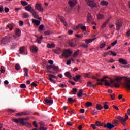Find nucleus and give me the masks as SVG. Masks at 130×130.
I'll use <instances>...</instances> for the list:
<instances>
[{
  "instance_id": "obj_1",
  "label": "nucleus",
  "mask_w": 130,
  "mask_h": 130,
  "mask_svg": "<svg viewBox=\"0 0 130 130\" xmlns=\"http://www.w3.org/2000/svg\"><path fill=\"white\" fill-rule=\"evenodd\" d=\"M122 79H126V80L128 79V77H126L125 76L123 77H117L115 80L114 82V87L115 88H118L119 87L120 83H119V81H121Z\"/></svg>"
},
{
  "instance_id": "obj_2",
  "label": "nucleus",
  "mask_w": 130,
  "mask_h": 130,
  "mask_svg": "<svg viewBox=\"0 0 130 130\" xmlns=\"http://www.w3.org/2000/svg\"><path fill=\"white\" fill-rule=\"evenodd\" d=\"M116 118H117L123 125H125V122H126V120L128 119L129 117L128 115H127V114H125L124 118L120 116H116Z\"/></svg>"
},
{
  "instance_id": "obj_3",
  "label": "nucleus",
  "mask_w": 130,
  "mask_h": 130,
  "mask_svg": "<svg viewBox=\"0 0 130 130\" xmlns=\"http://www.w3.org/2000/svg\"><path fill=\"white\" fill-rule=\"evenodd\" d=\"M73 52L70 49H66L63 51V53L62 54V56L63 57H65V58H68L69 57L72 55Z\"/></svg>"
},
{
  "instance_id": "obj_4",
  "label": "nucleus",
  "mask_w": 130,
  "mask_h": 130,
  "mask_svg": "<svg viewBox=\"0 0 130 130\" xmlns=\"http://www.w3.org/2000/svg\"><path fill=\"white\" fill-rule=\"evenodd\" d=\"M15 35H13L14 39H16V40H19L21 37V29L19 28H16L15 30Z\"/></svg>"
},
{
  "instance_id": "obj_5",
  "label": "nucleus",
  "mask_w": 130,
  "mask_h": 130,
  "mask_svg": "<svg viewBox=\"0 0 130 130\" xmlns=\"http://www.w3.org/2000/svg\"><path fill=\"white\" fill-rule=\"evenodd\" d=\"M108 79L109 77L108 76H104L102 79H98V82H105V85L107 86H110V84L108 83V80L105 79Z\"/></svg>"
},
{
  "instance_id": "obj_6",
  "label": "nucleus",
  "mask_w": 130,
  "mask_h": 130,
  "mask_svg": "<svg viewBox=\"0 0 130 130\" xmlns=\"http://www.w3.org/2000/svg\"><path fill=\"white\" fill-rule=\"evenodd\" d=\"M30 13H31L34 18H35V19H38V20H40V21H41L42 18L41 17H39V16L38 15L39 14L38 12L35 11V10L34 9V11L31 12Z\"/></svg>"
},
{
  "instance_id": "obj_7",
  "label": "nucleus",
  "mask_w": 130,
  "mask_h": 130,
  "mask_svg": "<svg viewBox=\"0 0 130 130\" xmlns=\"http://www.w3.org/2000/svg\"><path fill=\"white\" fill-rule=\"evenodd\" d=\"M35 8L36 10L38 11L39 12H43L44 9L42 8L41 6V4L36 3V5L35 6Z\"/></svg>"
},
{
  "instance_id": "obj_8",
  "label": "nucleus",
  "mask_w": 130,
  "mask_h": 130,
  "mask_svg": "<svg viewBox=\"0 0 130 130\" xmlns=\"http://www.w3.org/2000/svg\"><path fill=\"white\" fill-rule=\"evenodd\" d=\"M77 4H78V1L77 0H70L68 2L69 6L72 7L73 8H74V7H75Z\"/></svg>"
},
{
  "instance_id": "obj_9",
  "label": "nucleus",
  "mask_w": 130,
  "mask_h": 130,
  "mask_svg": "<svg viewBox=\"0 0 130 130\" xmlns=\"http://www.w3.org/2000/svg\"><path fill=\"white\" fill-rule=\"evenodd\" d=\"M7 38L5 37H0V44L6 45L9 43V41L7 39Z\"/></svg>"
},
{
  "instance_id": "obj_10",
  "label": "nucleus",
  "mask_w": 130,
  "mask_h": 130,
  "mask_svg": "<svg viewBox=\"0 0 130 130\" xmlns=\"http://www.w3.org/2000/svg\"><path fill=\"white\" fill-rule=\"evenodd\" d=\"M44 102L47 105H51L53 103V100L51 98L50 99H45L44 100Z\"/></svg>"
},
{
  "instance_id": "obj_11",
  "label": "nucleus",
  "mask_w": 130,
  "mask_h": 130,
  "mask_svg": "<svg viewBox=\"0 0 130 130\" xmlns=\"http://www.w3.org/2000/svg\"><path fill=\"white\" fill-rule=\"evenodd\" d=\"M94 0H88L87 2V5L90 7L91 8H94L96 7V4L94 3Z\"/></svg>"
},
{
  "instance_id": "obj_12",
  "label": "nucleus",
  "mask_w": 130,
  "mask_h": 130,
  "mask_svg": "<svg viewBox=\"0 0 130 130\" xmlns=\"http://www.w3.org/2000/svg\"><path fill=\"white\" fill-rule=\"evenodd\" d=\"M12 121L15 123H19L20 122L21 124H24V119L18 118V119H12Z\"/></svg>"
},
{
  "instance_id": "obj_13",
  "label": "nucleus",
  "mask_w": 130,
  "mask_h": 130,
  "mask_svg": "<svg viewBox=\"0 0 130 130\" xmlns=\"http://www.w3.org/2000/svg\"><path fill=\"white\" fill-rule=\"evenodd\" d=\"M104 127H106V128H108V129H112L113 127H114V125L108 122L107 124L104 125Z\"/></svg>"
},
{
  "instance_id": "obj_14",
  "label": "nucleus",
  "mask_w": 130,
  "mask_h": 130,
  "mask_svg": "<svg viewBox=\"0 0 130 130\" xmlns=\"http://www.w3.org/2000/svg\"><path fill=\"white\" fill-rule=\"evenodd\" d=\"M25 11H27L28 12H30V13H31V12H32L34 9H33V8H32V5H29L27 6H26L24 8Z\"/></svg>"
},
{
  "instance_id": "obj_15",
  "label": "nucleus",
  "mask_w": 130,
  "mask_h": 130,
  "mask_svg": "<svg viewBox=\"0 0 130 130\" xmlns=\"http://www.w3.org/2000/svg\"><path fill=\"white\" fill-rule=\"evenodd\" d=\"M118 61L121 64H123V65L127 64V60L124 59L123 58H119Z\"/></svg>"
},
{
  "instance_id": "obj_16",
  "label": "nucleus",
  "mask_w": 130,
  "mask_h": 130,
  "mask_svg": "<svg viewBox=\"0 0 130 130\" xmlns=\"http://www.w3.org/2000/svg\"><path fill=\"white\" fill-rule=\"evenodd\" d=\"M82 78V75H77L75 76L74 77H72V79L75 81V82H79L80 81V79Z\"/></svg>"
},
{
  "instance_id": "obj_17",
  "label": "nucleus",
  "mask_w": 130,
  "mask_h": 130,
  "mask_svg": "<svg viewBox=\"0 0 130 130\" xmlns=\"http://www.w3.org/2000/svg\"><path fill=\"white\" fill-rule=\"evenodd\" d=\"M69 46L71 47H75L77 46V43L75 40H71L69 42Z\"/></svg>"
},
{
  "instance_id": "obj_18",
  "label": "nucleus",
  "mask_w": 130,
  "mask_h": 130,
  "mask_svg": "<svg viewBox=\"0 0 130 130\" xmlns=\"http://www.w3.org/2000/svg\"><path fill=\"white\" fill-rule=\"evenodd\" d=\"M58 17L60 19V21H61V22L63 23V24H64V26L67 27V26H68V23H67V22H66V19L59 15L58 16Z\"/></svg>"
},
{
  "instance_id": "obj_19",
  "label": "nucleus",
  "mask_w": 130,
  "mask_h": 130,
  "mask_svg": "<svg viewBox=\"0 0 130 130\" xmlns=\"http://www.w3.org/2000/svg\"><path fill=\"white\" fill-rule=\"evenodd\" d=\"M79 28H80V29H81V30H82L83 31H86L87 30L86 26H83V25L82 24H79L77 26L76 29H79Z\"/></svg>"
},
{
  "instance_id": "obj_20",
  "label": "nucleus",
  "mask_w": 130,
  "mask_h": 130,
  "mask_svg": "<svg viewBox=\"0 0 130 130\" xmlns=\"http://www.w3.org/2000/svg\"><path fill=\"white\" fill-rule=\"evenodd\" d=\"M73 7L69 6H66L65 8V11L67 12V13H71L72 12V10H73Z\"/></svg>"
},
{
  "instance_id": "obj_21",
  "label": "nucleus",
  "mask_w": 130,
  "mask_h": 130,
  "mask_svg": "<svg viewBox=\"0 0 130 130\" xmlns=\"http://www.w3.org/2000/svg\"><path fill=\"white\" fill-rule=\"evenodd\" d=\"M121 22H117V23L116 24V30H117V31H119V30H120V28H121Z\"/></svg>"
},
{
  "instance_id": "obj_22",
  "label": "nucleus",
  "mask_w": 130,
  "mask_h": 130,
  "mask_svg": "<svg viewBox=\"0 0 130 130\" xmlns=\"http://www.w3.org/2000/svg\"><path fill=\"white\" fill-rule=\"evenodd\" d=\"M100 4L101 5V6H105L106 7H107V6H108V4H109L108 3V2L105 1V0H103L102 1H101Z\"/></svg>"
},
{
  "instance_id": "obj_23",
  "label": "nucleus",
  "mask_w": 130,
  "mask_h": 130,
  "mask_svg": "<svg viewBox=\"0 0 130 130\" xmlns=\"http://www.w3.org/2000/svg\"><path fill=\"white\" fill-rule=\"evenodd\" d=\"M41 20H37L36 19H32V22L33 24H35V25H36V26H39L40 25V21Z\"/></svg>"
},
{
  "instance_id": "obj_24",
  "label": "nucleus",
  "mask_w": 130,
  "mask_h": 130,
  "mask_svg": "<svg viewBox=\"0 0 130 130\" xmlns=\"http://www.w3.org/2000/svg\"><path fill=\"white\" fill-rule=\"evenodd\" d=\"M30 49L33 52H37L38 51V48L35 46H31Z\"/></svg>"
},
{
  "instance_id": "obj_25",
  "label": "nucleus",
  "mask_w": 130,
  "mask_h": 130,
  "mask_svg": "<svg viewBox=\"0 0 130 130\" xmlns=\"http://www.w3.org/2000/svg\"><path fill=\"white\" fill-rule=\"evenodd\" d=\"M37 37V40L36 41L39 44H40L41 43V40L43 39V37L42 36H41L40 37Z\"/></svg>"
},
{
  "instance_id": "obj_26",
  "label": "nucleus",
  "mask_w": 130,
  "mask_h": 130,
  "mask_svg": "<svg viewBox=\"0 0 130 130\" xmlns=\"http://www.w3.org/2000/svg\"><path fill=\"white\" fill-rule=\"evenodd\" d=\"M83 96V90L82 89H79L78 93L77 94V96L80 98Z\"/></svg>"
},
{
  "instance_id": "obj_27",
  "label": "nucleus",
  "mask_w": 130,
  "mask_h": 130,
  "mask_svg": "<svg viewBox=\"0 0 130 130\" xmlns=\"http://www.w3.org/2000/svg\"><path fill=\"white\" fill-rule=\"evenodd\" d=\"M104 15L102 14L99 13L97 15V18L98 20H102L103 19H104Z\"/></svg>"
},
{
  "instance_id": "obj_28",
  "label": "nucleus",
  "mask_w": 130,
  "mask_h": 130,
  "mask_svg": "<svg viewBox=\"0 0 130 130\" xmlns=\"http://www.w3.org/2000/svg\"><path fill=\"white\" fill-rule=\"evenodd\" d=\"M65 77L70 78V79H73V76L71 75V73H70V72H66L65 73Z\"/></svg>"
},
{
  "instance_id": "obj_29",
  "label": "nucleus",
  "mask_w": 130,
  "mask_h": 130,
  "mask_svg": "<svg viewBox=\"0 0 130 130\" xmlns=\"http://www.w3.org/2000/svg\"><path fill=\"white\" fill-rule=\"evenodd\" d=\"M96 38H93L92 39H86L85 40V43H87V44H89V43H91V42H93L94 40H95Z\"/></svg>"
},
{
  "instance_id": "obj_30",
  "label": "nucleus",
  "mask_w": 130,
  "mask_h": 130,
  "mask_svg": "<svg viewBox=\"0 0 130 130\" xmlns=\"http://www.w3.org/2000/svg\"><path fill=\"white\" fill-rule=\"evenodd\" d=\"M79 53H80V50H76L73 54V57H74V58H75V57H76L78 56V55H79Z\"/></svg>"
},
{
  "instance_id": "obj_31",
  "label": "nucleus",
  "mask_w": 130,
  "mask_h": 130,
  "mask_svg": "<svg viewBox=\"0 0 130 130\" xmlns=\"http://www.w3.org/2000/svg\"><path fill=\"white\" fill-rule=\"evenodd\" d=\"M61 50L60 49V48L54 49L53 52H54V53H56L57 54H60Z\"/></svg>"
},
{
  "instance_id": "obj_32",
  "label": "nucleus",
  "mask_w": 130,
  "mask_h": 130,
  "mask_svg": "<svg viewBox=\"0 0 130 130\" xmlns=\"http://www.w3.org/2000/svg\"><path fill=\"white\" fill-rule=\"evenodd\" d=\"M24 77L25 78H29V75L28 74V69L27 68L24 69Z\"/></svg>"
},
{
  "instance_id": "obj_33",
  "label": "nucleus",
  "mask_w": 130,
  "mask_h": 130,
  "mask_svg": "<svg viewBox=\"0 0 130 130\" xmlns=\"http://www.w3.org/2000/svg\"><path fill=\"white\" fill-rule=\"evenodd\" d=\"M95 125L96 126H98L99 127H100V126H103V123L98 121H96Z\"/></svg>"
},
{
  "instance_id": "obj_34",
  "label": "nucleus",
  "mask_w": 130,
  "mask_h": 130,
  "mask_svg": "<svg viewBox=\"0 0 130 130\" xmlns=\"http://www.w3.org/2000/svg\"><path fill=\"white\" fill-rule=\"evenodd\" d=\"M92 19H93L92 18V15H91V14L88 13V14L87 15V21L90 22V21H92Z\"/></svg>"
},
{
  "instance_id": "obj_35",
  "label": "nucleus",
  "mask_w": 130,
  "mask_h": 130,
  "mask_svg": "<svg viewBox=\"0 0 130 130\" xmlns=\"http://www.w3.org/2000/svg\"><path fill=\"white\" fill-rule=\"evenodd\" d=\"M92 105H93V103L91 102H87L85 104V106H86V107H90L92 106Z\"/></svg>"
},
{
  "instance_id": "obj_36",
  "label": "nucleus",
  "mask_w": 130,
  "mask_h": 130,
  "mask_svg": "<svg viewBox=\"0 0 130 130\" xmlns=\"http://www.w3.org/2000/svg\"><path fill=\"white\" fill-rule=\"evenodd\" d=\"M102 108H103V107L102 106H101V105H100V104L96 105V109L98 110H101V109H102Z\"/></svg>"
},
{
  "instance_id": "obj_37",
  "label": "nucleus",
  "mask_w": 130,
  "mask_h": 130,
  "mask_svg": "<svg viewBox=\"0 0 130 130\" xmlns=\"http://www.w3.org/2000/svg\"><path fill=\"white\" fill-rule=\"evenodd\" d=\"M19 51L20 52V54H23L24 51H25V47H21L19 49Z\"/></svg>"
},
{
  "instance_id": "obj_38",
  "label": "nucleus",
  "mask_w": 130,
  "mask_h": 130,
  "mask_svg": "<svg viewBox=\"0 0 130 130\" xmlns=\"http://www.w3.org/2000/svg\"><path fill=\"white\" fill-rule=\"evenodd\" d=\"M104 105V108L105 109H108V108H109V106H108V105H107V102H105L103 103Z\"/></svg>"
},
{
  "instance_id": "obj_39",
  "label": "nucleus",
  "mask_w": 130,
  "mask_h": 130,
  "mask_svg": "<svg viewBox=\"0 0 130 130\" xmlns=\"http://www.w3.org/2000/svg\"><path fill=\"white\" fill-rule=\"evenodd\" d=\"M31 114V111L30 110L25 111L23 112V115H29Z\"/></svg>"
},
{
  "instance_id": "obj_40",
  "label": "nucleus",
  "mask_w": 130,
  "mask_h": 130,
  "mask_svg": "<svg viewBox=\"0 0 130 130\" xmlns=\"http://www.w3.org/2000/svg\"><path fill=\"white\" fill-rule=\"evenodd\" d=\"M22 18L24 19H27V18H29V14L28 13H23L22 14Z\"/></svg>"
},
{
  "instance_id": "obj_41",
  "label": "nucleus",
  "mask_w": 130,
  "mask_h": 130,
  "mask_svg": "<svg viewBox=\"0 0 130 130\" xmlns=\"http://www.w3.org/2000/svg\"><path fill=\"white\" fill-rule=\"evenodd\" d=\"M48 48H53L55 47V45L54 44H48L47 45Z\"/></svg>"
},
{
  "instance_id": "obj_42",
  "label": "nucleus",
  "mask_w": 130,
  "mask_h": 130,
  "mask_svg": "<svg viewBox=\"0 0 130 130\" xmlns=\"http://www.w3.org/2000/svg\"><path fill=\"white\" fill-rule=\"evenodd\" d=\"M47 79H48V80H49V81L51 83H53V84H55L56 83V81H55V80L53 79L52 78H51V77H48Z\"/></svg>"
},
{
  "instance_id": "obj_43",
  "label": "nucleus",
  "mask_w": 130,
  "mask_h": 130,
  "mask_svg": "<svg viewBox=\"0 0 130 130\" xmlns=\"http://www.w3.org/2000/svg\"><path fill=\"white\" fill-rule=\"evenodd\" d=\"M52 69H53L55 71H57V70H59V67L58 66H56L55 65H52Z\"/></svg>"
},
{
  "instance_id": "obj_44",
  "label": "nucleus",
  "mask_w": 130,
  "mask_h": 130,
  "mask_svg": "<svg viewBox=\"0 0 130 130\" xmlns=\"http://www.w3.org/2000/svg\"><path fill=\"white\" fill-rule=\"evenodd\" d=\"M22 125H26L27 127H31V125L29 122H24V124H22Z\"/></svg>"
},
{
  "instance_id": "obj_45",
  "label": "nucleus",
  "mask_w": 130,
  "mask_h": 130,
  "mask_svg": "<svg viewBox=\"0 0 130 130\" xmlns=\"http://www.w3.org/2000/svg\"><path fill=\"white\" fill-rule=\"evenodd\" d=\"M21 69V66L19 64H16L15 65V70L16 71H19Z\"/></svg>"
},
{
  "instance_id": "obj_46",
  "label": "nucleus",
  "mask_w": 130,
  "mask_h": 130,
  "mask_svg": "<svg viewBox=\"0 0 130 130\" xmlns=\"http://www.w3.org/2000/svg\"><path fill=\"white\" fill-rule=\"evenodd\" d=\"M106 46V43H102L100 45V48L102 49L104 48Z\"/></svg>"
},
{
  "instance_id": "obj_47",
  "label": "nucleus",
  "mask_w": 130,
  "mask_h": 130,
  "mask_svg": "<svg viewBox=\"0 0 130 130\" xmlns=\"http://www.w3.org/2000/svg\"><path fill=\"white\" fill-rule=\"evenodd\" d=\"M7 27L9 28L10 31H12V30H13V28H14V25H13V24H8L7 25Z\"/></svg>"
},
{
  "instance_id": "obj_48",
  "label": "nucleus",
  "mask_w": 130,
  "mask_h": 130,
  "mask_svg": "<svg viewBox=\"0 0 130 130\" xmlns=\"http://www.w3.org/2000/svg\"><path fill=\"white\" fill-rule=\"evenodd\" d=\"M81 47H83V48H88V47H89V45L87 44H82L81 45Z\"/></svg>"
},
{
  "instance_id": "obj_49",
  "label": "nucleus",
  "mask_w": 130,
  "mask_h": 130,
  "mask_svg": "<svg viewBox=\"0 0 130 130\" xmlns=\"http://www.w3.org/2000/svg\"><path fill=\"white\" fill-rule=\"evenodd\" d=\"M97 112H98V111H97V110L96 109L91 111V113L92 115H95V114H97Z\"/></svg>"
},
{
  "instance_id": "obj_50",
  "label": "nucleus",
  "mask_w": 130,
  "mask_h": 130,
  "mask_svg": "<svg viewBox=\"0 0 130 130\" xmlns=\"http://www.w3.org/2000/svg\"><path fill=\"white\" fill-rule=\"evenodd\" d=\"M44 28V25H41L39 27V31H43Z\"/></svg>"
},
{
  "instance_id": "obj_51",
  "label": "nucleus",
  "mask_w": 130,
  "mask_h": 130,
  "mask_svg": "<svg viewBox=\"0 0 130 130\" xmlns=\"http://www.w3.org/2000/svg\"><path fill=\"white\" fill-rule=\"evenodd\" d=\"M68 102H69V103H72L74 102V101L73 100V98H72V97L68 98Z\"/></svg>"
},
{
  "instance_id": "obj_52",
  "label": "nucleus",
  "mask_w": 130,
  "mask_h": 130,
  "mask_svg": "<svg viewBox=\"0 0 130 130\" xmlns=\"http://www.w3.org/2000/svg\"><path fill=\"white\" fill-rule=\"evenodd\" d=\"M49 77L52 78V79H57V77L55 75H53L52 74H49Z\"/></svg>"
},
{
  "instance_id": "obj_53",
  "label": "nucleus",
  "mask_w": 130,
  "mask_h": 130,
  "mask_svg": "<svg viewBox=\"0 0 130 130\" xmlns=\"http://www.w3.org/2000/svg\"><path fill=\"white\" fill-rule=\"evenodd\" d=\"M6 37L7 38V39L8 42H11V41H13V38L12 37H7V36H6Z\"/></svg>"
},
{
  "instance_id": "obj_54",
  "label": "nucleus",
  "mask_w": 130,
  "mask_h": 130,
  "mask_svg": "<svg viewBox=\"0 0 130 130\" xmlns=\"http://www.w3.org/2000/svg\"><path fill=\"white\" fill-rule=\"evenodd\" d=\"M21 3L22 6H27V5H28V3H27L25 1H21Z\"/></svg>"
},
{
  "instance_id": "obj_55",
  "label": "nucleus",
  "mask_w": 130,
  "mask_h": 130,
  "mask_svg": "<svg viewBox=\"0 0 130 130\" xmlns=\"http://www.w3.org/2000/svg\"><path fill=\"white\" fill-rule=\"evenodd\" d=\"M20 87V88H21V89H25L26 88V84H25L24 83L21 84Z\"/></svg>"
},
{
  "instance_id": "obj_56",
  "label": "nucleus",
  "mask_w": 130,
  "mask_h": 130,
  "mask_svg": "<svg viewBox=\"0 0 130 130\" xmlns=\"http://www.w3.org/2000/svg\"><path fill=\"white\" fill-rule=\"evenodd\" d=\"M22 115H24L23 112L16 114V116H22Z\"/></svg>"
},
{
  "instance_id": "obj_57",
  "label": "nucleus",
  "mask_w": 130,
  "mask_h": 130,
  "mask_svg": "<svg viewBox=\"0 0 130 130\" xmlns=\"http://www.w3.org/2000/svg\"><path fill=\"white\" fill-rule=\"evenodd\" d=\"M0 72L3 73H5V68H4V66L1 67Z\"/></svg>"
},
{
  "instance_id": "obj_58",
  "label": "nucleus",
  "mask_w": 130,
  "mask_h": 130,
  "mask_svg": "<svg viewBox=\"0 0 130 130\" xmlns=\"http://www.w3.org/2000/svg\"><path fill=\"white\" fill-rule=\"evenodd\" d=\"M107 24H108V23H107V22H106L105 21V22L103 24V25H102V28H103V29H104V28H105V27H106V25H107Z\"/></svg>"
},
{
  "instance_id": "obj_59",
  "label": "nucleus",
  "mask_w": 130,
  "mask_h": 130,
  "mask_svg": "<svg viewBox=\"0 0 130 130\" xmlns=\"http://www.w3.org/2000/svg\"><path fill=\"white\" fill-rule=\"evenodd\" d=\"M111 55H113V56H116L117 54L114 52L111 51Z\"/></svg>"
},
{
  "instance_id": "obj_60",
  "label": "nucleus",
  "mask_w": 130,
  "mask_h": 130,
  "mask_svg": "<svg viewBox=\"0 0 130 130\" xmlns=\"http://www.w3.org/2000/svg\"><path fill=\"white\" fill-rule=\"evenodd\" d=\"M59 88H64V87H67V85L63 84H59Z\"/></svg>"
},
{
  "instance_id": "obj_61",
  "label": "nucleus",
  "mask_w": 130,
  "mask_h": 130,
  "mask_svg": "<svg viewBox=\"0 0 130 130\" xmlns=\"http://www.w3.org/2000/svg\"><path fill=\"white\" fill-rule=\"evenodd\" d=\"M126 36H127V37H129V36H130V29L129 30H128L127 31V32H126Z\"/></svg>"
},
{
  "instance_id": "obj_62",
  "label": "nucleus",
  "mask_w": 130,
  "mask_h": 130,
  "mask_svg": "<svg viewBox=\"0 0 130 130\" xmlns=\"http://www.w3.org/2000/svg\"><path fill=\"white\" fill-rule=\"evenodd\" d=\"M92 84H93L92 82L88 81L87 83V87H91V86H92Z\"/></svg>"
},
{
  "instance_id": "obj_63",
  "label": "nucleus",
  "mask_w": 130,
  "mask_h": 130,
  "mask_svg": "<svg viewBox=\"0 0 130 130\" xmlns=\"http://www.w3.org/2000/svg\"><path fill=\"white\" fill-rule=\"evenodd\" d=\"M113 123L114 124H115V126H117V125H118V121L116 120H113Z\"/></svg>"
},
{
  "instance_id": "obj_64",
  "label": "nucleus",
  "mask_w": 130,
  "mask_h": 130,
  "mask_svg": "<svg viewBox=\"0 0 130 130\" xmlns=\"http://www.w3.org/2000/svg\"><path fill=\"white\" fill-rule=\"evenodd\" d=\"M91 127H92V128L93 129H96V128H97V127H96V125H95L94 124H91Z\"/></svg>"
}]
</instances>
